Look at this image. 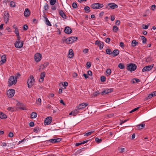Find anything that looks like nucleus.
<instances>
[{"label": "nucleus", "mask_w": 156, "mask_h": 156, "mask_svg": "<svg viewBox=\"0 0 156 156\" xmlns=\"http://www.w3.org/2000/svg\"><path fill=\"white\" fill-rule=\"evenodd\" d=\"M10 5L11 7H14L16 6L15 3L13 1H11L10 2Z\"/></svg>", "instance_id": "72a5a7b5"}, {"label": "nucleus", "mask_w": 156, "mask_h": 156, "mask_svg": "<svg viewBox=\"0 0 156 156\" xmlns=\"http://www.w3.org/2000/svg\"><path fill=\"white\" fill-rule=\"evenodd\" d=\"M141 39L142 41V42L144 44H145L147 42V39L144 36H142L141 37Z\"/></svg>", "instance_id": "c85d7f7f"}, {"label": "nucleus", "mask_w": 156, "mask_h": 156, "mask_svg": "<svg viewBox=\"0 0 156 156\" xmlns=\"http://www.w3.org/2000/svg\"><path fill=\"white\" fill-rule=\"evenodd\" d=\"M42 58V55L41 54L37 53L34 55V59L36 62H38L41 60Z\"/></svg>", "instance_id": "6e6552de"}, {"label": "nucleus", "mask_w": 156, "mask_h": 156, "mask_svg": "<svg viewBox=\"0 0 156 156\" xmlns=\"http://www.w3.org/2000/svg\"><path fill=\"white\" fill-rule=\"evenodd\" d=\"M106 80V77L105 76H103L101 77V80L102 82H105Z\"/></svg>", "instance_id": "37998d69"}, {"label": "nucleus", "mask_w": 156, "mask_h": 156, "mask_svg": "<svg viewBox=\"0 0 156 156\" xmlns=\"http://www.w3.org/2000/svg\"><path fill=\"white\" fill-rule=\"evenodd\" d=\"M129 119H126V120H125L123 121H122L120 122V123H121V125L122 124H123L125 122H126L127 121H128V120H129Z\"/></svg>", "instance_id": "bf43d9fd"}, {"label": "nucleus", "mask_w": 156, "mask_h": 156, "mask_svg": "<svg viewBox=\"0 0 156 156\" xmlns=\"http://www.w3.org/2000/svg\"><path fill=\"white\" fill-rule=\"evenodd\" d=\"M131 81L133 83H138V82H140V80L138 79L134 78Z\"/></svg>", "instance_id": "cd10ccee"}, {"label": "nucleus", "mask_w": 156, "mask_h": 156, "mask_svg": "<svg viewBox=\"0 0 156 156\" xmlns=\"http://www.w3.org/2000/svg\"><path fill=\"white\" fill-rule=\"evenodd\" d=\"M145 125L144 124H140L137 126V128L139 129H142L145 127Z\"/></svg>", "instance_id": "bb28decb"}, {"label": "nucleus", "mask_w": 156, "mask_h": 156, "mask_svg": "<svg viewBox=\"0 0 156 156\" xmlns=\"http://www.w3.org/2000/svg\"><path fill=\"white\" fill-rule=\"evenodd\" d=\"M58 13L60 16L63 18L66 19V16L64 12L62 10H59Z\"/></svg>", "instance_id": "f3484780"}, {"label": "nucleus", "mask_w": 156, "mask_h": 156, "mask_svg": "<svg viewBox=\"0 0 156 156\" xmlns=\"http://www.w3.org/2000/svg\"><path fill=\"white\" fill-rule=\"evenodd\" d=\"M77 112V110H75L71 112L69 114V115H76V113Z\"/></svg>", "instance_id": "f704fd0d"}, {"label": "nucleus", "mask_w": 156, "mask_h": 156, "mask_svg": "<svg viewBox=\"0 0 156 156\" xmlns=\"http://www.w3.org/2000/svg\"><path fill=\"white\" fill-rule=\"evenodd\" d=\"M57 0H51L50 2V4L51 5H54L56 2Z\"/></svg>", "instance_id": "4c0bfd02"}, {"label": "nucleus", "mask_w": 156, "mask_h": 156, "mask_svg": "<svg viewBox=\"0 0 156 156\" xmlns=\"http://www.w3.org/2000/svg\"><path fill=\"white\" fill-rule=\"evenodd\" d=\"M87 74L89 76H91L92 75V72L90 70H89L87 72Z\"/></svg>", "instance_id": "338daca9"}, {"label": "nucleus", "mask_w": 156, "mask_h": 156, "mask_svg": "<svg viewBox=\"0 0 156 156\" xmlns=\"http://www.w3.org/2000/svg\"><path fill=\"white\" fill-rule=\"evenodd\" d=\"M112 91V90L111 89H107L101 92V94L104 95L105 94H107L111 92Z\"/></svg>", "instance_id": "aec40b11"}, {"label": "nucleus", "mask_w": 156, "mask_h": 156, "mask_svg": "<svg viewBox=\"0 0 156 156\" xmlns=\"http://www.w3.org/2000/svg\"><path fill=\"white\" fill-rule=\"evenodd\" d=\"M56 7L55 5H52V7H51V9L52 10H56Z\"/></svg>", "instance_id": "e2e57ef3"}, {"label": "nucleus", "mask_w": 156, "mask_h": 156, "mask_svg": "<svg viewBox=\"0 0 156 156\" xmlns=\"http://www.w3.org/2000/svg\"><path fill=\"white\" fill-rule=\"evenodd\" d=\"M44 19L45 20V24L48 26H51V25L48 18L46 17H45Z\"/></svg>", "instance_id": "b1692460"}, {"label": "nucleus", "mask_w": 156, "mask_h": 156, "mask_svg": "<svg viewBox=\"0 0 156 156\" xmlns=\"http://www.w3.org/2000/svg\"><path fill=\"white\" fill-rule=\"evenodd\" d=\"M3 17L5 22L7 23L9 21V15L8 12L5 11L4 12Z\"/></svg>", "instance_id": "9d476101"}, {"label": "nucleus", "mask_w": 156, "mask_h": 156, "mask_svg": "<svg viewBox=\"0 0 156 156\" xmlns=\"http://www.w3.org/2000/svg\"><path fill=\"white\" fill-rule=\"evenodd\" d=\"M120 46L122 48H124V44L123 42H121L120 43Z\"/></svg>", "instance_id": "6e6d98bb"}, {"label": "nucleus", "mask_w": 156, "mask_h": 156, "mask_svg": "<svg viewBox=\"0 0 156 156\" xmlns=\"http://www.w3.org/2000/svg\"><path fill=\"white\" fill-rule=\"evenodd\" d=\"M99 93H100L98 91L95 92L93 94V95L94 97H96L97 96Z\"/></svg>", "instance_id": "8fccbe9b"}, {"label": "nucleus", "mask_w": 156, "mask_h": 156, "mask_svg": "<svg viewBox=\"0 0 156 156\" xmlns=\"http://www.w3.org/2000/svg\"><path fill=\"white\" fill-rule=\"evenodd\" d=\"M7 109L10 111L13 112L14 111V108L13 107H9Z\"/></svg>", "instance_id": "49530a36"}, {"label": "nucleus", "mask_w": 156, "mask_h": 156, "mask_svg": "<svg viewBox=\"0 0 156 156\" xmlns=\"http://www.w3.org/2000/svg\"><path fill=\"white\" fill-rule=\"evenodd\" d=\"M62 41L63 43H66L67 44H71L73 43V40L72 38L70 37L66 38L65 37H64L62 39Z\"/></svg>", "instance_id": "423d86ee"}, {"label": "nucleus", "mask_w": 156, "mask_h": 156, "mask_svg": "<svg viewBox=\"0 0 156 156\" xmlns=\"http://www.w3.org/2000/svg\"><path fill=\"white\" fill-rule=\"evenodd\" d=\"M95 140L98 143H100L102 141L101 139H99L98 137L96 138Z\"/></svg>", "instance_id": "a19ab883"}, {"label": "nucleus", "mask_w": 156, "mask_h": 156, "mask_svg": "<svg viewBox=\"0 0 156 156\" xmlns=\"http://www.w3.org/2000/svg\"><path fill=\"white\" fill-rule=\"evenodd\" d=\"M139 108V107H138L137 108H134V109H133L130 112V113H131L132 112H133L136 111L137 110H138Z\"/></svg>", "instance_id": "603ef678"}, {"label": "nucleus", "mask_w": 156, "mask_h": 156, "mask_svg": "<svg viewBox=\"0 0 156 156\" xmlns=\"http://www.w3.org/2000/svg\"><path fill=\"white\" fill-rule=\"evenodd\" d=\"M137 66L136 64L133 63H130L127 66V70L132 72L135 70Z\"/></svg>", "instance_id": "7ed1b4c3"}, {"label": "nucleus", "mask_w": 156, "mask_h": 156, "mask_svg": "<svg viewBox=\"0 0 156 156\" xmlns=\"http://www.w3.org/2000/svg\"><path fill=\"white\" fill-rule=\"evenodd\" d=\"M119 51L118 49H114L112 53V55L115 57L117 56L119 54Z\"/></svg>", "instance_id": "412c9836"}, {"label": "nucleus", "mask_w": 156, "mask_h": 156, "mask_svg": "<svg viewBox=\"0 0 156 156\" xmlns=\"http://www.w3.org/2000/svg\"><path fill=\"white\" fill-rule=\"evenodd\" d=\"M34 125V123L33 122H31L29 123V126L30 127H33Z\"/></svg>", "instance_id": "680f3d73"}, {"label": "nucleus", "mask_w": 156, "mask_h": 156, "mask_svg": "<svg viewBox=\"0 0 156 156\" xmlns=\"http://www.w3.org/2000/svg\"><path fill=\"white\" fill-rule=\"evenodd\" d=\"M8 136L9 137H12L13 136V134L12 132H10L8 135Z\"/></svg>", "instance_id": "13d9d810"}, {"label": "nucleus", "mask_w": 156, "mask_h": 156, "mask_svg": "<svg viewBox=\"0 0 156 156\" xmlns=\"http://www.w3.org/2000/svg\"><path fill=\"white\" fill-rule=\"evenodd\" d=\"M31 115L32 118H35L37 116V114L36 112H32Z\"/></svg>", "instance_id": "c756f323"}, {"label": "nucleus", "mask_w": 156, "mask_h": 156, "mask_svg": "<svg viewBox=\"0 0 156 156\" xmlns=\"http://www.w3.org/2000/svg\"><path fill=\"white\" fill-rule=\"evenodd\" d=\"M115 16L114 15H112L111 17V20L112 21H113L115 20Z\"/></svg>", "instance_id": "69168bd1"}, {"label": "nucleus", "mask_w": 156, "mask_h": 156, "mask_svg": "<svg viewBox=\"0 0 156 156\" xmlns=\"http://www.w3.org/2000/svg\"><path fill=\"white\" fill-rule=\"evenodd\" d=\"M108 5L112 9H116L118 7V6L114 3H110L108 4Z\"/></svg>", "instance_id": "a211bd4d"}, {"label": "nucleus", "mask_w": 156, "mask_h": 156, "mask_svg": "<svg viewBox=\"0 0 156 156\" xmlns=\"http://www.w3.org/2000/svg\"><path fill=\"white\" fill-rule=\"evenodd\" d=\"M24 16L26 17H28L30 16V11L28 8H26L25 9L24 12Z\"/></svg>", "instance_id": "2eb2a0df"}, {"label": "nucleus", "mask_w": 156, "mask_h": 156, "mask_svg": "<svg viewBox=\"0 0 156 156\" xmlns=\"http://www.w3.org/2000/svg\"><path fill=\"white\" fill-rule=\"evenodd\" d=\"M87 67V69H89L91 66V64L89 62H87L86 63Z\"/></svg>", "instance_id": "c03bdc74"}, {"label": "nucleus", "mask_w": 156, "mask_h": 156, "mask_svg": "<svg viewBox=\"0 0 156 156\" xmlns=\"http://www.w3.org/2000/svg\"><path fill=\"white\" fill-rule=\"evenodd\" d=\"M7 118V115L3 112H0V118L1 119H5Z\"/></svg>", "instance_id": "4be33fe9"}, {"label": "nucleus", "mask_w": 156, "mask_h": 156, "mask_svg": "<svg viewBox=\"0 0 156 156\" xmlns=\"http://www.w3.org/2000/svg\"><path fill=\"white\" fill-rule=\"evenodd\" d=\"M52 118L51 117H48L46 118L44 121V124L45 125H47L50 124L51 122Z\"/></svg>", "instance_id": "9b49d317"}, {"label": "nucleus", "mask_w": 156, "mask_h": 156, "mask_svg": "<svg viewBox=\"0 0 156 156\" xmlns=\"http://www.w3.org/2000/svg\"><path fill=\"white\" fill-rule=\"evenodd\" d=\"M48 64L49 63L48 62H46L44 63L42 66L44 68H46L48 66Z\"/></svg>", "instance_id": "a18cd8bd"}, {"label": "nucleus", "mask_w": 156, "mask_h": 156, "mask_svg": "<svg viewBox=\"0 0 156 156\" xmlns=\"http://www.w3.org/2000/svg\"><path fill=\"white\" fill-rule=\"evenodd\" d=\"M23 42L22 41H16L15 44V46L17 48H20L22 47Z\"/></svg>", "instance_id": "1a4fd4ad"}, {"label": "nucleus", "mask_w": 156, "mask_h": 156, "mask_svg": "<svg viewBox=\"0 0 156 156\" xmlns=\"http://www.w3.org/2000/svg\"><path fill=\"white\" fill-rule=\"evenodd\" d=\"M17 38V41H20L21 39V37L20 36L19 34L16 35Z\"/></svg>", "instance_id": "052dcab7"}, {"label": "nucleus", "mask_w": 156, "mask_h": 156, "mask_svg": "<svg viewBox=\"0 0 156 156\" xmlns=\"http://www.w3.org/2000/svg\"><path fill=\"white\" fill-rule=\"evenodd\" d=\"M49 8L48 5L46 3H45V5L44 6V8L45 10L47 11L48 10Z\"/></svg>", "instance_id": "e433bc0d"}, {"label": "nucleus", "mask_w": 156, "mask_h": 156, "mask_svg": "<svg viewBox=\"0 0 156 156\" xmlns=\"http://www.w3.org/2000/svg\"><path fill=\"white\" fill-rule=\"evenodd\" d=\"M120 22L119 20H117L115 23V24L119 26L120 25Z\"/></svg>", "instance_id": "0e129e2a"}, {"label": "nucleus", "mask_w": 156, "mask_h": 156, "mask_svg": "<svg viewBox=\"0 0 156 156\" xmlns=\"http://www.w3.org/2000/svg\"><path fill=\"white\" fill-rule=\"evenodd\" d=\"M74 53L73 49H69L68 55V57L69 58H71L74 56Z\"/></svg>", "instance_id": "dca6fc26"}, {"label": "nucleus", "mask_w": 156, "mask_h": 156, "mask_svg": "<svg viewBox=\"0 0 156 156\" xmlns=\"http://www.w3.org/2000/svg\"><path fill=\"white\" fill-rule=\"evenodd\" d=\"M153 96L152 94H149L147 97V99H148L151 98Z\"/></svg>", "instance_id": "3c124183"}, {"label": "nucleus", "mask_w": 156, "mask_h": 156, "mask_svg": "<svg viewBox=\"0 0 156 156\" xmlns=\"http://www.w3.org/2000/svg\"><path fill=\"white\" fill-rule=\"evenodd\" d=\"M47 141L48 142L49 141L52 144H55L56 143L55 139H51L47 140Z\"/></svg>", "instance_id": "473e14b6"}, {"label": "nucleus", "mask_w": 156, "mask_h": 156, "mask_svg": "<svg viewBox=\"0 0 156 156\" xmlns=\"http://www.w3.org/2000/svg\"><path fill=\"white\" fill-rule=\"evenodd\" d=\"M154 64H152L151 65H149L144 67L142 69V71L143 72L146 71H149L151 70L153 68Z\"/></svg>", "instance_id": "0eeeda50"}, {"label": "nucleus", "mask_w": 156, "mask_h": 156, "mask_svg": "<svg viewBox=\"0 0 156 156\" xmlns=\"http://www.w3.org/2000/svg\"><path fill=\"white\" fill-rule=\"evenodd\" d=\"M104 6V5L102 4L98 3H94L91 5V8L93 9H100Z\"/></svg>", "instance_id": "20e7f679"}, {"label": "nucleus", "mask_w": 156, "mask_h": 156, "mask_svg": "<svg viewBox=\"0 0 156 156\" xmlns=\"http://www.w3.org/2000/svg\"><path fill=\"white\" fill-rule=\"evenodd\" d=\"M94 132V130H90L89 132L84 133V136H88L90 135L91 133Z\"/></svg>", "instance_id": "393cba45"}, {"label": "nucleus", "mask_w": 156, "mask_h": 156, "mask_svg": "<svg viewBox=\"0 0 156 156\" xmlns=\"http://www.w3.org/2000/svg\"><path fill=\"white\" fill-rule=\"evenodd\" d=\"M64 31L66 34H70L72 33V31L70 27L67 26L65 27Z\"/></svg>", "instance_id": "4468645a"}, {"label": "nucleus", "mask_w": 156, "mask_h": 156, "mask_svg": "<svg viewBox=\"0 0 156 156\" xmlns=\"http://www.w3.org/2000/svg\"><path fill=\"white\" fill-rule=\"evenodd\" d=\"M96 45L99 47V49H102L104 46V43L100 41L97 40L95 43Z\"/></svg>", "instance_id": "f8f14e48"}, {"label": "nucleus", "mask_w": 156, "mask_h": 156, "mask_svg": "<svg viewBox=\"0 0 156 156\" xmlns=\"http://www.w3.org/2000/svg\"><path fill=\"white\" fill-rule=\"evenodd\" d=\"M15 93V90L13 89H10L7 92V95L9 98H12Z\"/></svg>", "instance_id": "39448f33"}, {"label": "nucleus", "mask_w": 156, "mask_h": 156, "mask_svg": "<svg viewBox=\"0 0 156 156\" xmlns=\"http://www.w3.org/2000/svg\"><path fill=\"white\" fill-rule=\"evenodd\" d=\"M1 58L2 60L0 62L2 64L5 63V62L6 60L5 56L3 55L2 56Z\"/></svg>", "instance_id": "a878e982"}, {"label": "nucleus", "mask_w": 156, "mask_h": 156, "mask_svg": "<svg viewBox=\"0 0 156 156\" xmlns=\"http://www.w3.org/2000/svg\"><path fill=\"white\" fill-rule=\"evenodd\" d=\"M6 30H7L9 32H11V30L9 27H7L6 28Z\"/></svg>", "instance_id": "774afa93"}, {"label": "nucleus", "mask_w": 156, "mask_h": 156, "mask_svg": "<svg viewBox=\"0 0 156 156\" xmlns=\"http://www.w3.org/2000/svg\"><path fill=\"white\" fill-rule=\"evenodd\" d=\"M138 44V42L136 41L135 40H133L131 42L132 46L133 47H134L137 45Z\"/></svg>", "instance_id": "5701e85b"}, {"label": "nucleus", "mask_w": 156, "mask_h": 156, "mask_svg": "<svg viewBox=\"0 0 156 156\" xmlns=\"http://www.w3.org/2000/svg\"><path fill=\"white\" fill-rule=\"evenodd\" d=\"M28 27L27 25H26V24L24 25L23 26V30H27Z\"/></svg>", "instance_id": "09e8293b"}, {"label": "nucleus", "mask_w": 156, "mask_h": 156, "mask_svg": "<svg viewBox=\"0 0 156 156\" xmlns=\"http://www.w3.org/2000/svg\"><path fill=\"white\" fill-rule=\"evenodd\" d=\"M118 67L121 69H123L124 68L125 66L122 63H120L118 65Z\"/></svg>", "instance_id": "58836bf2"}, {"label": "nucleus", "mask_w": 156, "mask_h": 156, "mask_svg": "<svg viewBox=\"0 0 156 156\" xmlns=\"http://www.w3.org/2000/svg\"><path fill=\"white\" fill-rule=\"evenodd\" d=\"M84 9L86 13H88L90 12V8L89 6H87L85 7Z\"/></svg>", "instance_id": "2f4dec72"}, {"label": "nucleus", "mask_w": 156, "mask_h": 156, "mask_svg": "<svg viewBox=\"0 0 156 156\" xmlns=\"http://www.w3.org/2000/svg\"><path fill=\"white\" fill-rule=\"evenodd\" d=\"M56 143L60 142L62 140V139L60 138H58L55 139Z\"/></svg>", "instance_id": "4d7b16f0"}, {"label": "nucleus", "mask_w": 156, "mask_h": 156, "mask_svg": "<svg viewBox=\"0 0 156 156\" xmlns=\"http://www.w3.org/2000/svg\"><path fill=\"white\" fill-rule=\"evenodd\" d=\"M111 73V71L110 69H108L106 70V74L107 76H109Z\"/></svg>", "instance_id": "7c9ffc66"}, {"label": "nucleus", "mask_w": 156, "mask_h": 156, "mask_svg": "<svg viewBox=\"0 0 156 156\" xmlns=\"http://www.w3.org/2000/svg\"><path fill=\"white\" fill-rule=\"evenodd\" d=\"M17 77L12 76H10L8 81L9 86H10L13 84L15 85L17 83Z\"/></svg>", "instance_id": "f257e3e1"}, {"label": "nucleus", "mask_w": 156, "mask_h": 156, "mask_svg": "<svg viewBox=\"0 0 156 156\" xmlns=\"http://www.w3.org/2000/svg\"><path fill=\"white\" fill-rule=\"evenodd\" d=\"M45 73L44 72H42L40 75V79H39L40 82H42L44 80V78L45 76Z\"/></svg>", "instance_id": "6ab92c4d"}, {"label": "nucleus", "mask_w": 156, "mask_h": 156, "mask_svg": "<svg viewBox=\"0 0 156 156\" xmlns=\"http://www.w3.org/2000/svg\"><path fill=\"white\" fill-rule=\"evenodd\" d=\"M34 131L36 133H38L40 131V130L39 129L37 128H35L34 129Z\"/></svg>", "instance_id": "864d4df0"}, {"label": "nucleus", "mask_w": 156, "mask_h": 156, "mask_svg": "<svg viewBox=\"0 0 156 156\" xmlns=\"http://www.w3.org/2000/svg\"><path fill=\"white\" fill-rule=\"evenodd\" d=\"M72 6L74 9H76L77 7V3L76 2H73L72 5Z\"/></svg>", "instance_id": "ea45409f"}, {"label": "nucleus", "mask_w": 156, "mask_h": 156, "mask_svg": "<svg viewBox=\"0 0 156 156\" xmlns=\"http://www.w3.org/2000/svg\"><path fill=\"white\" fill-rule=\"evenodd\" d=\"M71 38H72L73 39V42L74 41H76L78 39L77 37H71Z\"/></svg>", "instance_id": "5fc2aeb1"}, {"label": "nucleus", "mask_w": 156, "mask_h": 156, "mask_svg": "<svg viewBox=\"0 0 156 156\" xmlns=\"http://www.w3.org/2000/svg\"><path fill=\"white\" fill-rule=\"evenodd\" d=\"M112 30L114 32L116 33L118 30L119 28L117 26H114L113 27Z\"/></svg>", "instance_id": "c9c22d12"}, {"label": "nucleus", "mask_w": 156, "mask_h": 156, "mask_svg": "<svg viewBox=\"0 0 156 156\" xmlns=\"http://www.w3.org/2000/svg\"><path fill=\"white\" fill-rule=\"evenodd\" d=\"M34 81V77L32 75H31L28 78L27 81V86L29 88H31L33 85Z\"/></svg>", "instance_id": "f03ea898"}, {"label": "nucleus", "mask_w": 156, "mask_h": 156, "mask_svg": "<svg viewBox=\"0 0 156 156\" xmlns=\"http://www.w3.org/2000/svg\"><path fill=\"white\" fill-rule=\"evenodd\" d=\"M111 49H106V53L109 55H112V52L111 50Z\"/></svg>", "instance_id": "79ce46f5"}, {"label": "nucleus", "mask_w": 156, "mask_h": 156, "mask_svg": "<svg viewBox=\"0 0 156 156\" xmlns=\"http://www.w3.org/2000/svg\"><path fill=\"white\" fill-rule=\"evenodd\" d=\"M14 32L16 34V35L19 34V30L18 28H16L14 31Z\"/></svg>", "instance_id": "de8ad7c7"}, {"label": "nucleus", "mask_w": 156, "mask_h": 156, "mask_svg": "<svg viewBox=\"0 0 156 156\" xmlns=\"http://www.w3.org/2000/svg\"><path fill=\"white\" fill-rule=\"evenodd\" d=\"M88 104L87 103H82L80 104L77 107V108L78 110H80L83 109L85 108L87 105Z\"/></svg>", "instance_id": "ddd939ff"}]
</instances>
